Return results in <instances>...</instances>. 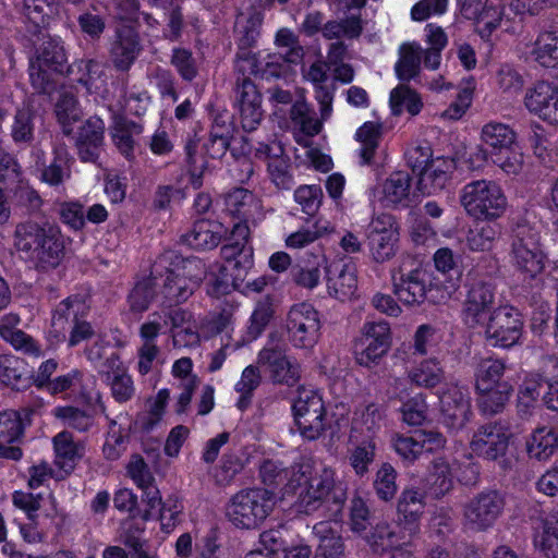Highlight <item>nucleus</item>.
Returning <instances> with one entry per match:
<instances>
[{"label": "nucleus", "instance_id": "09e8293b", "mask_svg": "<svg viewBox=\"0 0 558 558\" xmlns=\"http://www.w3.org/2000/svg\"><path fill=\"white\" fill-rule=\"evenodd\" d=\"M534 544L546 558H558V517L549 515L542 521V532L535 535Z\"/></svg>", "mask_w": 558, "mask_h": 558}, {"label": "nucleus", "instance_id": "39448f33", "mask_svg": "<svg viewBox=\"0 0 558 558\" xmlns=\"http://www.w3.org/2000/svg\"><path fill=\"white\" fill-rule=\"evenodd\" d=\"M524 329L522 313L510 304L499 305L488 316L484 337L494 348L511 349L521 343Z\"/></svg>", "mask_w": 558, "mask_h": 558}, {"label": "nucleus", "instance_id": "c756f323", "mask_svg": "<svg viewBox=\"0 0 558 558\" xmlns=\"http://www.w3.org/2000/svg\"><path fill=\"white\" fill-rule=\"evenodd\" d=\"M411 177L403 171L393 172L383 185L387 206L407 208L411 205Z\"/></svg>", "mask_w": 558, "mask_h": 558}, {"label": "nucleus", "instance_id": "3c124183", "mask_svg": "<svg viewBox=\"0 0 558 558\" xmlns=\"http://www.w3.org/2000/svg\"><path fill=\"white\" fill-rule=\"evenodd\" d=\"M320 256L312 260H299L291 267V278L295 284L306 289H314L320 280Z\"/></svg>", "mask_w": 558, "mask_h": 558}, {"label": "nucleus", "instance_id": "13d9d810", "mask_svg": "<svg viewBox=\"0 0 558 558\" xmlns=\"http://www.w3.org/2000/svg\"><path fill=\"white\" fill-rule=\"evenodd\" d=\"M274 314L275 310L270 295H266L257 301L250 318V326L247 327L246 335H248L251 339L258 338L272 319Z\"/></svg>", "mask_w": 558, "mask_h": 558}, {"label": "nucleus", "instance_id": "a19ab883", "mask_svg": "<svg viewBox=\"0 0 558 558\" xmlns=\"http://www.w3.org/2000/svg\"><path fill=\"white\" fill-rule=\"evenodd\" d=\"M422 48L416 44H404L400 48V58L395 70L398 78L409 82L420 73Z\"/></svg>", "mask_w": 558, "mask_h": 558}, {"label": "nucleus", "instance_id": "4c0bfd02", "mask_svg": "<svg viewBox=\"0 0 558 558\" xmlns=\"http://www.w3.org/2000/svg\"><path fill=\"white\" fill-rule=\"evenodd\" d=\"M527 453L537 460H547L558 449V435L553 428H537L527 440Z\"/></svg>", "mask_w": 558, "mask_h": 558}, {"label": "nucleus", "instance_id": "e2e57ef3", "mask_svg": "<svg viewBox=\"0 0 558 558\" xmlns=\"http://www.w3.org/2000/svg\"><path fill=\"white\" fill-rule=\"evenodd\" d=\"M156 283L153 278H144L136 282L129 293L128 301L132 312L146 311L156 296Z\"/></svg>", "mask_w": 558, "mask_h": 558}, {"label": "nucleus", "instance_id": "c03bdc74", "mask_svg": "<svg viewBox=\"0 0 558 558\" xmlns=\"http://www.w3.org/2000/svg\"><path fill=\"white\" fill-rule=\"evenodd\" d=\"M35 111L28 106L16 110L11 124V137L16 145H31L34 141Z\"/></svg>", "mask_w": 558, "mask_h": 558}, {"label": "nucleus", "instance_id": "c85d7f7f", "mask_svg": "<svg viewBox=\"0 0 558 558\" xmlns=\"http://www.w3.org/2000/svg\"><path fill=\"white\" fill-rule=\"evenodd\" d=\"M535 60L545 68L558 65V19L545 28L536 38L533 49Z\"/></svg>", "mask_w": 558, "mask_h": 558}, {"label": "nucleus", "instance_id": "aec40b11", "mask_svg": "<svg viewBox=\"0 0 558 558\" xmlns=\"http://www.w3.org/2000/svg\"><path fill=\"white\" fill-rule=\"evenodd\" d=\"M277 151L267 144L259 143L253 149L254 158L265 161L271 181L280 189H290L293 185V177L290 172V158L283 154V149L277 146Z\"/></svg>", "mask_w": 558, "mask_h": 558}, {"label": "nucleus", "instance_id": "49530a36", "mask_svg": "<svg viewBox=\"0 0 558 558\" xmlns=\"http://www.w3.org/2000/svg\"><path fill=\"white\" fill-rule=\"evenodd\" d=\"M54 158L41 172L43 181L50 185H59L70 177V155L64 144H58L53 148Z\"/></svg>", "mask_w": 558, "mask_h": 558}, {"label": "nucleus", "instance_id": "6e6d98bb", "mask_svg": "<svg viewBox=\"0 0 558 558\" xmlns=\"http://www.w3.org/2000/svg\"><path fill=\"white\" fill-rule=\"evenodd\" d=\"M380 125L365 122L356 131V140L361 142L360 156L363 165H371L380 140Z\"/></svg>", "mask_w": 558, "mask_h": 558}, {"label": "nucleus", "instance_id": "f3484780", "mask_svg": "<svg viewBox=\"0 0 558 558\" xmlns=\"http://www.w3.org/2000/svg\"><path fill=\"white\" fill-rule=\"evenodd\" d=\"M524 106L543 121L558 124V86L546 81L536 82L526 89Z\"/></svg>", "mask_w": 558, "mask_h": 558}, {"label": "nucleus", "instance_id": "a878e982", "mask_svg": "<svg viewBox=\"0 0 558 558\" xmlns=\"http://www.w3.org/2000/svg\"><path fill=\"white\" fill-rule=\"evenodd\" d=\"M36 35L40 43H35L36 54L32 61L45 64L47 69L53 72L62 73L66 66L68 58L60 38L51 37L44 31H41V34Z\"/></svg>", "mask_w": 558, "mask_h": 558}, {"label": "nucleus", "instance_id": "f257e3e1", "mask_svg": "<svg viewBox=\"0 0 558 558\" xmlns=\"http://www.w3.org/2000/svg\"><path fill=\"white\" fill-rule=\"evenodd\" d=\"M288 488L296 495V511L307 515L324 510L327 517L337 518L348 498L347 485L336 478L335 470L310 462L292 465Z\"/></svg>", "mask_w": 558, "mask_h": 558}, {"label": "nucleus", "instance_id": "0eeeda50", "mask_svg": "<svg viewBox=\"0 0 558 558\" xmlns=\"http://www.w3.org/2000/svg\"><path fill=\"white\" fill-rule=\"evenodd\" d=\"M466 294L462 306V319L470 328L484 324L486 316L493 312L496 296V287L484 277L466 278Z\"/></svg>", "mask_w": 558, "mask_h": 558}, {"label": "nucleus", "instance_id": "8fccbe9b", "mask_svg": "<svg viewBox=\"0 0 558 558\" xmlns=\"http://www.w3.org/2000/svg\"><path fill=\"white\" fill-rule=\"evenodd\" d=\"M362 31V20L359 15H351L340 21H328L322 27L324 38L329 40L341 37L354 39L360 37Z\"/></svg>", "mask_w": 558, "mask_h": 558}, {"label": "nucleus", "instance_id": "ea45409f", "mask_svg": "<svg viewBox=\"0 0 558 558\" xmlns=\"http://www.w3.org/2000/svg\"><path fill=\"white\" fill-rule=\"evenodd\" d=\"M429 493L435 498H441L453 487V478L450 466L444 458H436L432 462L427 476Z\"/></svg>", "mask_w": 558, "mask_h": 558}, {"label": "nucleus", "instance_id": "338daca9", "mask_svg": "<svg viewBox=\"0 0 558 558\" xmlns=\"http://www.w3.org/2000/svg\"><path fill=\"white\" fill-rule=\"evenodd\" d=\"M171 65L175 68L182 80L192 82L198 75V68L191 50L174 48L172 50Z\"/></svg>", "mask_w": 558, "mask_h": 558}, {"label": "nucleus", "instance_id": "2f4dec72", "mask_svg": "<svg viewBox=\"0 0 558 558\" xmlns=\"http://www.w3.org/2000/svg\"><path fill=\"white\" fill-rule=\"evenodd\" d=\"M274 495L266 488L246 492V530L256 529L269 514L274 506Z\"/></svg>", "mask_w": 558, "mask_h": 558}, {"label": "nucleus", "instance_id": "cd10ccee", "mask_svg": "<svg viewBox=\"0 0 558 558\" xmlns=\"http://www.w3.org/2000/svg\"><path fill=\"white\" fill-rule=\"evenodd\" d=\"M407 376L413 386L433 389L445 380V369L438 359L429 357L414 364Z\"/></svg>", "mask_w": 558, "mask_h": 558}, {"label": "nucleus", "instance_id": "5701e85b", "mask_svg": "<svg viewBox=\"0 0 558 558\" xmlns=\"http://www.w3.org/2000/svg\"><path fill=\"white\" fill-rule=\"evenodd\" d=\"M329 295L344 302L350 300L357 289L355 267L342 262H333L326 268Z\"/></svg>", "mask_w": 558, "mask_h": 558}, {"label": "nucleus", "instance_id": "6e6552de", "mask_svg": "<svg viewBox=\"0 0 558 558\" xmlns=\"http://www.w3.org/2000/svg\"><path fill=\"white\" fill-rule=\"evenodd\" d=\"M362 335L354 347L355 360L359 365L373 367L388 353L391 345V331L388 322H366Z\"/></svg>", "mask_w": 558, "mask_h": 558}, {"label": "nucleus", "instance_id": "9b49d317", "mask_svg": "<svg viewBox=\"0 0 558 558\" xmlns=\"http://www.w3.org/2000/svg\"><path fill=\"white\" fill-rule=\"evenodd\" d=\"M366 238L375 262L384 263L392 258L396 255L399 241L395 218L388 214H381L374 218L366 229Z\"/></svg>", "mask_w": 558, "mask_h": 558}, {"label": "nucleus", "instance_id": "bf43d9fd", "mask_svg": "<svg viewBox=\"0 0 558 558\" xmlns=\"http://www.w3.org/2000/svg\"><path fill=\"white\" fill-rule=\"evenodd\" d=\"M544 258L542 248L537 247L512 256L511 263L525 278L534 279L545 267Z\"/></svg>", "mask_w": 558, "mask_h": 558}, {"label": "nucleus", "instance_id": "2eb2a0df", "mask_svg": "<svg viewBox=\"0 0 558 558\" xmlns=\"http://www.w3.org/2000/svg\"><path fill=\"white\" fill-rule=\"evenodd\" d=\"M65 255L64 238L56 225L32 246L23 257L37 270L48 271L57 268Z\"/></svg>", "mask_w": 558, "mask_h": 558}, {"label": "nucleus", "instance_id": "a211bd4d", "mask_svg": "<svg viewBox=\"0 0 558 558\" xmlns=\"http://www.w3.org/2000/svg\"><path fill=\"white\" fill-rule=\"evenodd\" d=\"M105 123L98 117H89L77 129L74 141L78 158L83 162L98 163L104 151Z\"/></svg>", "mask_w": 558, "mask_h": 558}, {"label": "nucleus", "instance_id": "412c9836", "mask_svg": "<svg viewBox=\"0 0 558 558\" xmlns=\"http://www.w3.org/2000/svg\"><path fill=\"white\" fill-rule=\"evenodd\" d=\"M454 170L453 158L438 157L421 173L416 187L423 195L439 194L451 184Z\"/></svg>", "mask_w": 558, "mask_h": 558}, {"label": "nucleus", "instance_id": "dca6fc26", "mask_svg": "<svg viewBox=\"0 0 558 558\" xmlns=\"http://www.w3.org/2000/svg\"><path fill=\"white\" fill-rule=\"evenodd\" d=\"M142 52L138 33L131 26H120L109 45V61L118 72H129Z\"/></svg>", "mask_w": 558, "mask_h": 558}, {"label": "nucleus", "instance_id": "393cba45", "mask_svg": "<svg viewBox=\"0 0 558 558\" xmlns=\"http://www.w3.org/2000/svg\"><path fill=\"white\" fill-rule=\"evenodd\" d=\"M52 442L56 452L54 462L69 475L84 457L85 442L75 441L73 435L66 430L58 433Z\"/></svg>", "mask_w": 558, "mask_h": 558}, {"label": "nucleus", "instance_id": "4be33fe9", "mask_svg": "<svg viewBox=\"0 0 558 558\" xmlns=\"http://www.w3.org/2000/svg\"><path fill=\"white\" fill-rule=\"evenodd\" d=\"M156 265L163 268L170 267L172 274L186 278V281L194 284L196 288L207 275V267L201 258L195 256L183 257L173 250H167L160 254L156 260Z\"/></svg>", "mask_w": 558, "mask_h": 558}, {"label": "nucleus", "instance_id": "f03ea898", "mask_svg": "<svg viewBox=\"0 0 558 558\" xmlns=\"http://www.w3.org/2000/svg\"><path fill=\"white\" fill-rule=\"evenodd\" d=\"M460 204L474 220L492 222L504 216L508 202L499 184L481 179L462 187Z\"/></svg>", "mask_w": 558, "mask_h": 558}, {"label": "nucleus", "instance_id": "69168bd1", "mask_svg": "<svg viewBox=\"0 0 558 558\" xmlns=\"http://www.w3.org/2000/svg\"><path fill=\"white\" fill-rule=\"evenodd\" d=\"M142 131L141 126L134 122H118L112 132V138L118 149L126 158L133 155L134 150V134H140Z\"/></svg>", "mask_w": 558, "mask_h": 558}, {"label": "nucleus", "instance_id": "423d86ee", "mask_svg": "<svg viewBox=\"0 0 558 558\" xmlns=\"http://www.w3.org/2000/svg\"><path fill=\"white\" fill-rule=\"evenodd\" d=\"M292 410L295 425L303 438L316 440L323 435L326 429V408L318 391L300 388Z\"/></svg>", "mask_w": 558, "mask_h": 558}, {"label": "nucleus", "instance_id": "79ce46f5", "mask_svg": "<svg viewBox=\"0 0 558 558\" xmlns=\"http://www.w3.org/2000/svg\"><path fill=\"white\" fill-rule=\"evenodd\" d=\"M56 11L54 0H23V15L32 23L34 34H41Z\"/></svg>", "mask_w": 558, "mask_h": 558}, {"label": "nucleus", "instance_id": "ddd939ff", "mask_svg": "<svg viewBox=\"0 0 558 558\" xmlns=\"http://www.w3.org/2000/svg\"><path fill=\"white\" fill-rule=\"evenodd\" d=\"M392 291L408 306L421 305L430 291L427 272L422 268L404 271L401 267L391 272Z\"/></svg>", "mask_w": 558, "mask_h": 558}, {"label": "nucleus", "instance_id": "bb28decb", "mask_svg": "<svg viewBox=\"0 0 558 558\" xmlns=\"http://www.w3.org/2000/svg\"><path fill=\"white\" fill-rule=\"evenodd\" d=\"M220 226L209 220H197L193 228L181 235V242L194 250H213L221 241Z\"/></svg>", "mask_w": 558, "mask_h": 558}, {"label": "nucleus", "instance_id": "9d476101", "mask_svg": "<svg viewBox=\"0 0 558 558\" xmlns=\"http://www.w3.org/2000/svg\"><path fill=\"white\" fill-rule=\"evenodd\" d=\"M439 423L450 433L465 427L471 418V399L468 390L458 385H448L439 393Z\"/></svg>", "mask_w": 558, "mask_h": 558}, {"label": "nucleus", "instance_id": "72a5a7b5", "mask_svg": "<svg viewBox=\"0 0 558 558\" xmlns=\"http://www.w3.org/2000/svg\"><path fill=\"white\" fill-rule=\"evenodd\" d=\"M507 369L506 362L502 359L486 357L482 359L475 368V389L487 390L488 387H495L499 384H509L502 380Z\"/></svg>", "mask_w": 558, "mask_h": 558}, {"label": "nucleus", "instance_id": "4d7b16f0", "mask_svg": "<svg viewBox=\"0 0 558 558\" xmlns=\"http://www.w3.org/2000/svg\"><path fill=\"white\" fill-rule=\"evenodd\" d=\"M390 107L392 113L396 116L402 112V107H405L410 114L416 116L421 111L423 104L420 96L413 89L402 84L392 89L390 94Z\"/></svg>", "mask_w": 558, "mask_h": 558}, {"label": "nucleus", "instance_id": "f704fd0d", "mask_svg": "<svg viewBox=\"0 0 558 558\" xmlns=\"http://www.w3.org/2000/svg\"><path fill=\"white\" fill-rule=\"evenodd\" d=\"M512 392L510 384H499L495 387H488L487 390H476L477 407L485 415H495L501 413L506 408Z\"/></svg>", "mask_w": 558, "mask_h": 558}, {"label": "nucleus", "instance_id": "20e7f679", "mask_svg": "<svg viewBox=\"0 0 558 558\" xmlns=\"http://www.w3.org/2000/svg\"><path fill=\"white\" fill-rule=\"evenodd\" d=\"M506 507V496L498 489L485 488L462 506L463 526L475 533L490 530L501 518Z\"/></svg>", "mask_w": 558, "mask_h": 558}, {"label": "nucleus", "instance_id": "603ef678", "mask_svg": "<svg viewBox=\"0 0 558 558\" xmlns=\"http://www.w3.org/2000/svg\"><path fill=\"white\" fill-rule=\"evenodd\" d=\"M500 234L501 227L498 223H486L468 232L466 246L473 252L489 251Z\"/></svg>", "mask_w": 558, "mask_h": 558}, {"label": "nucleus", "instance_id": "37998d69", "mask_svg": "<svg viewBox=\"0 0 558 558\" xmlns=\"http://www.w3.org/2000/svg\"><path fill=\"white\" fill-rule=\"evenodd\" d=\"M510 257L541 247L539 233L526 221H518L511 228Z\"/></svg>", "mask_w": 558, "mask_h": 558}, {"label": "nucleus", "instance_id": "de8ad7c7", "mask_svg": "<svg viewBox=\"0 0 558 558\" xmlns=\"http://www.w3.org/2000/svg\"><path fill=\"white\" fill-rule=\"evenodd\" d=\"M314 533L320 536V542L316 548L314 558H344V544L342 537L331 533L324 535L329 531L327 522H319L314 525Z\"/></svg>", "mask_w": 558, "mask_h": 558}, {"label": "nucleus", "instance_id": "e433bc0d", "mask_svg": "<svg viewBox=\"0 0 558 558\" xmlns=\"http://www.w3.org/2000/svg\"><path fill=\"white\" fill-rule=\"evenodd\" d=\"M56 117L62 128L64 135L70 136L73 133V123L82 119L83 112L80 104L70 90H63L54 106Z\"/></svg>", "mask_w": 558, "mask_h": 558}, {"label": "nucleus", "instance_id": "a18cd8bd", "mask_svg": "<svg viewBox=\"0 0 558 558\" xmlns=\"http://www.w3.org/2000/svg\"><path fill=\"white\" fill-rule=\"evenodd\" d=\"M275 45L279 49V57L287 63L298 64L305 54L299 36L289 28H280L275 37Z\"/></svg>", "mask_w": 558, "mask_h": 558}, {"label": "nucleus", "instance_id": "052dcab7", "mask_svg": "<svg viewBox=\"0 0 558 558\" xmlns=\"http://www.w3.org/2000/svg\"><path fill=\"white\" fill-rule=\"evenodd\" d=\"M169 275L163 284L165 298L177 304L185 302L195 291L196 287L189 283L186 278L172 274L170 267L166 268Z\"/></svg>", "mask_w": 558, "mask_h": 558}, {"label": "nucleus", "instance_id": "5fc2aeb1", "mask_svg": "<svg viewBox=\"0 0 558 558\" xmlns=\"http://www.w3.org/2000/svg\"><path fill=\"white\" fill-rule=\"evenodd\" d=\"M53 414L65 426L81 433L88 432L94 425V413L76 407H58L53 410Z\"/></svg>", "mask_w": 558, "mask_h": 558}, {"label": "nucleus", "instance_id": "58836bf2", "mask_svg": "<svg viewBox=\"0 0 558 558\" xmlns=\"http://www.w3.org/2000/svg\"><path fill=\"white\" fill-rule=\"evenodd\" d=\"M0 381L20 390L28 384V376L23 360L13 355H0Z\"/></svg>", "mask_w": 558, "mask_h": 558}, {"label": "nucleus", "instance_id": "b1692460", "mask_svg": "<svg viewBox=\"0 0 558 558\" xmlns=\"http://www.w3.org/2000/svg\"><path fill=\"white\" fill-rule=\"evenodd\" d=\"M425 493L420 488H404L397 502L398 520L405 529L413 532L416 530L418 521L424 512Z\"/></svg>", "mask_w": 558, "mask_h": 558}, {"label": "nucleus", "instance_id": "c9c22d12", "mask_svg": "<svg viewBox=\"0 0 558 558\" xmlns=\"http://www.w3.org/2000/svg\"><path fill=\"white\" fill-rule=\"evenodd\" d=\"M366 541L374 553L383 554L388 550H403L400 548L402 537L396 527L388 522H378L372 527Z\"/></svg>", "mask_w": 558, "mask_h": 558}, {"label": "nucleus", "instance_id": "473e14b6", "mask_svg": "<svg viewBox=\"0 0 558 558\" xmlns=\"http://www.w3.org/2000/svg\"><path fill=\"white\" fill-rule=\"evenodd\" d=\"M52 226L53 223L46 220L36 221L28 219L19 222L13 233L14 247L23 256L41 236L46 235Z\"/></svg>", "mask_w": 558, "mask_h": 558}, {"label": "nucleus", "instance_id": "7c9ffc66", "mask_svg": "<svg viewBox=\"0 0 558 558\" xmlns=\"http://www.w3.org/2000/svg\"><path fill=\"white\" fill-rule=\"evenodd\" d=\"M108 367L112 373H108L107 380L111 388L112 397L116 401L122 403L129 401L134 392V384L131 376L121 367V361L118 354L113 353L107 359Z\"/></svg>", "mask_w": 558, "mask_h": 558}, {"label": "nucleus", "instance_id": "1a4fd4ad", "mask_svg": "<svg viewBox=\"0 0 558 558\" xmlns=\"http://www.w3.org/2000/svg\"><path fill=\"white\" fill-rule=\"evenodd\" d=\"M320 327L319 314L310 303L294 304L287 314L286 329L295 348H313L318 341Z\"/></svg>", "mask_w": 558, "mask_h": 558}, {"label": "nucleus", "instance_id": "7ed1b4c3", "mask_svg": "<svg viewBox=\"0 0 558 558\" xmlns=\"http://www.w3.org/2000/svg\"><path fill=\"white\" fill-rule=\"evenodd\" d=\"M510 433L501 422L481 425L473 434L470 448L483 460L494 462L502 474L510 473L517 465L515 456L509 450Z\"/></svg>", "mask_w": 558, "mask_h": 558}, {"label": "nucleus", "instance_id": "680f3d73", "mask_svg": "<svg viewBox=\"0 0 558 558\" xmlns=\"http://www.w3.org/2000/svg\"><path fill=\"white\" fill-rule=\"evenodd\" d=\"M375 450L374 441L367 440L349 451V464L357 476L363 477L369 472V465L375 460Z\"/></svg>", "mask_w": 558, "mask_h": 558}, {"label": "nucleus", "instance_id": "864d4df0", "mask_svg": "<svg viewBox=\"0 0 558 558\" xmlns=\"http://www.w3.org/2000/svg\"><path fill=\"white\" fill-rule=\"evenodd\" d=\"M396 480V469L388 462L381 463L373 481V488L378 499L390 501L395 498L398 490Z\"/></svg>", "mask_w": 558, "mask_h": 558}, {"label": "nucleus", "instance_id": "6ab92c4d", "mask_svg": "<svg viewBox=\"0 0 558 558\" xmlns=\"http://www.w3.org/2000/svg\"><path fill=\"white\" fill-rule=\"evenodd\" d=\"M481 141L482 146L476 153V158L488 162V158L514 147L517 133L506 123L490 121L483 125Z\"/></svg>", "mask_w": 558, "mask_h": 558}, {"label": "nucleus", "instance_id": "774afa93", "mask_svg": "<svg viewBox=\"0 0 558 558\" xmlns=\"http://www.w3.org/2000/svg\"><path fill=\"white\" fill-rule=\"evenodd\" d=\"M294 199L307 216H314L323 199V191L319 185H303L295 190Z\"/></svg>", "mask_w": 558, "mask_h": 558}, {"label": "nucleus", "instance_id": "0e129e2a", "mask_svg": "<svg viewBox=\"0 0 558 558\" xmlns=\"http://www.w3.org/2000/svg\"><path fill=\"white\" fill-rule=\"evenodd\" d=\"M24 432L21 414L14 410L0 412V442H16Z\"/></svg>", "mask_w": 558, "mask_h": 558}, {"label": "nucleus", "instance_id": "4468645a", "mask_svg": "<svg viewBox=\"0 0 558 558\" xmlns=\"http://www.w3.org/2000/svg\"><path fill=\"white\" fill-rule=\"evenodd\" d=\"M235 235L239 239L234 240L231 243L225 244L221 247V257L225 260L222 267V277L221 279H217L213 290L210 291L214 295L228 294L230 293V287L233 290H241V287L244 282V277H242V263L244 259L243 250L244 236H241V231Z\"/></svg>", "mask_w": 558, "mask_h": 558}, {"label": "nucleus", "instance_id": "f8f14e48", "mask_svg": "<svg viewBox=\"0 0 558 558\" xmlns=\"http://www.w3.org/2000/svg\"><path fill=\"white\" fill-rule=\"evenodd\" d=\"M276 333L269 335L268 344L259 352L257 363L267 366L275 384L292 387L301 378L300 365L292 363L280 343H275Z\"/></svg>", "mask_w": 558, "mask_h": 558}]
</instances>
